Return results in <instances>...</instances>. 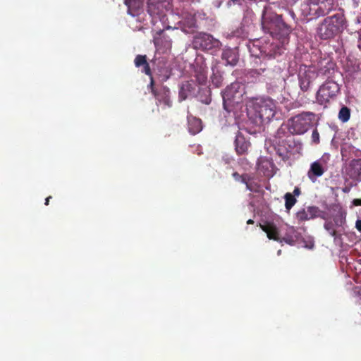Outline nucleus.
I'll use <instances>...</instances> for the list:
<instances>
[{"instance_id": "nucleus-1", "label": "nucleus", "mask_w": 361, "mask_h": 361, "mask_svg": "<svg viewBox=\"0 0 361 361\" xmlns=\"http://www.w3.org/2000/svg\"><path fill=\"white\" fill-rule=\"evenodd\" d=\"M282 46L271 42L263 46L260 51L261 57L256 58L255 66L248 72L250 77L259 81L271 82L280 75L279 71L274 70L267 63V58H275L281 54Z\"/></svg>"}, {"instance_id": "nucleus-2", "label": "nucleus", "mask_w": 361, "mask_h": 361, "mask_svg": "<svg viewBox=\"0 0 361 361\" xmlns=\"http://www.w3.org/2000/svg\"><path fill=\"white\" fill-rule=\"evenodd\" d=\"M262 27L264 32L279 39L282 44L288 41L293 30L291 26L283 21L282 16L276 13H267L262 16Z\"/></svg>"}, {"instance_id": "nucleus-3", "label": "nucleus", "mask_w": 361, "mask_h": 361, "mask_svg": "<svg viewBox=\"0 0 361 361\" xmlns=\"http://www.w3.org/2000/svg\"><path fill=\"white\" fill-rule=\"evenodd\" d=\"M134 63L137 68L142 67V72L149 76L150 82L148 87L150 89L152 94L157 99V104H163L166 106L171 107L172 106V102L171 100L170 90L169 87L164 85H161L159 87L155 86L151 68L147 61V56L140 54L137 55L134 60Z\"/></svg>"}, {"instance_id": "nucleus-4", "label": "nucleus", "mask_w": 361, "mask_h": 361, "mask_svg": "<svg viewBox=\"0 0 361 361\" xmlns=\"http://www.w3.org/2000/svg\"><path fill=\"white\" fill-rule=\"evenodd\" d=\"M345 23V17L342 12L326 17L317 28V36L322 40L333 39L343 31Z\"/></svg>"}, {"instance_id": "nucleus-5", "label": "nucleus", "mask_w": 361, "mask_h": 361, "mask_svg": "<svg viewBox=\"0 0 361 361\" xmlns=\"http://www.w3.org/2000/svg\"><path fill=\"white\" fill-rule=\"evenodd\" d=\"M252 109L254 114L250 116L253 123L257 126L262 125L265 121H269L276 113V104L270 98L256 99L253 102Z\"/></svg>"}, {"instance_id": "nucleus-6", "label": "nucleus", "mask_w": 361, "mask_h": 361, "mask_svg": "<svg viewBox=\"0 0 361 361\" xmlns=\"http://www.w3.org/2000/svg\"><path fill=\"white\" fill-rule=\"evenodd\" d=\"M245 94V85L239 82H235L228 85L222 93L224 109L231 112L233 107L243 102Z\"/></svg>"}, {"instance_id": "nucleus-7", "label": "nucleus", "mask_w": 361, "mask_h": 361, "mask_svg": "<svg viewBox=\"0 0 361 361\" xmlns=\"http://www.w3.org/2000/svg\"><path fill=\"white\" fill-rule=\"evenodd\" d=\"M314 114L303 112L288 121V129L291 134L302 135L307 131L314 119Z\"/></svg>"}, {"instance_id": "nucleus-8", "label": "nucleus", "mask_w": 361, "mask_h": 361, "mask_svg": "<svg viewBox=\"0 0 361 361\" xmlns=\"http://www.w3.org/2000/svg\"><path fill=\"white\" fill-rule=\"evenodd\" d=\"M192 45L195 49L210 51L213 54L220 49L221 43L210 34L199 32L193 37Z\"/></svg>"}, {"instance_id": "nucleus-9", "label": "nucleus", "mask_w": 361, "mask_h": 361, "mask_svg": "<svg viewBox=\"0 0 361 361\" xmlns=\"http://www.w3.org/2000/svg\"><path fill=\"white\" fill-rule=\"evenodd\" d=\"M340 91L338 83L333 80H326L322 85L316 94V99L320 105L326 106L334 99Z\"/></svg>"}, {"instance_id": "nucleus-10", "label": "nucleus", "mask_w": 361, "mask_h": 361, "mask_svg": "<svg viewBox=\"0 0 361 361\" xmlns=\"http://www.w3.org/2000/svg\"><path fill=\"white\" fill-rule=\"evenodd\" d=\"M318 75V71L314 67L305 66L304 68H300L298 80L301 90L303 92L307 91Z\"/></svg>"}, {"instance_id": "nucleus-11", "label": "nucleus", "mask_w": 361, "mask_h": 361, "mask_svg": "<svg viewBox=\"0 0 361 361\" xmlns=\"http://www.w3.org/2000/svg\"><path fill=\"white\" fill-rule=\"evenodd\" d=\"M324 212L315 206L307 207L306 209H302L296 213V219L299 222L308 221L317 217L324 218Z\"/></svg>"}, {"instance_id": "nucleus-12", "label": "nucleus", "mask_w": 361, "mask_h": 361, "mask_svg": "<svg viewBox=\"0 0 361 361\" xmlns=\"http://www.w3.org/2000/svg\"><path fill=\"white\" fill-rule=\"evenodd\" d=\"M314 8L310 10L314 11L316 17L324 16L328 14L332 9L333 0H310Z\"/></svg>"}, {"instance_id": "nucleus-13", "label": "nucleus", "mask_w": 361, "mask_h": 361, "mask_svg": "<svg viewBox=\"0 0 361 361\" xmlns=\"http://www.w3.org/2000/svg\"><path fill=\"white\" fill-rule=\"evenodd\" d=\"M154 44L157 51L163 54L170 50L172 46L171 38L167 35H162V31H160L158 37L154 38Z\"/></svg>"}, {"instance_id": "nucleus-14", "label": "nucleus", "mask_w": 361, "mask_h": 361, "mask_svg": "<svg viewBox=\"0 0 361 361\" xmlns=\"http://www.w3.org/2000/svg\"><path fill=\"white\" fill-rule=\"evenodd\" d=\"M261 229L267 233V235L269 239L273 240L275 241H279V230L276 225L270 221H266L264 224H259Z\"/></svg>"}, {"instance_id": "nucleus-15", "label": "nucleus", "mask_w": 361, "mask_h": 361, "mask_svg": "<svg viewBox=\"0 0 361 361\" xmlns=\"http://www.w3.org/2000/svg\"><path fill=\"white\" fill-rule=\"evenodd\" d=\"M162 8L163 0H147V13L153 18L159 16L162 11Z\"/></svg>"}, {"instance_id": "nucleus-16", "label": "nucleus", "mask_w": 361, "mask_h": 361, "mask_svg": "<svg viewBox=\"0 0 361 361\" xmlns=\"http://www.w3.org/2000/svg\"><path fill=\"white\" fill-rule=\"evenodd\" d=\"M324 169L322 164L318 161H314L311 164L310 168L307 172V176L310 180L314 183L318 177L322 176L324 173Z\"/></svg>"}, {"instance_id": "nucleus-17", "label": "nucleus", "mask_w": 361, "mask_h": 361, "mask_svg": "<svg viewBox=\"0 0 361 361\" xmlns=\"http://www.w3.org/2000/svg\"><path fill=\"white\" fill-rule=\"evenodd\" d=\"M250 146V142L247 141L243 135L238 134L235 140V151L238 154H245Z\"/></svg>"}, {"instance_id": "nucleus-18", "label": "nucleus", "mask_w": 361, "mask_h": 361, "mask_svg": "<svg viewBox=\"0 0 361 361\" xmlns=\"http://www.w3.org/2000/svg\"><path fill=\"white\" fill-rule=\"evenodd\" d=\"M188 130L190 134L196 135L202 130V121L192 116H188Z\"/></svg>"}, {"instance_id": "nucleus-19", "label": "nucleus", "mask_w": 361, "mask_h": 361, "mask_svg": "<svg viewBox=\"0 0 361 361\" xmlns=\"http://www.w3.org/2000/svg\"><path fill=\"white\" fill-rule=\"evenodd\" d=\"M125 4L128 7V13L134 16L142 8L144 0H125Z\"/></svg>"}, {"instance_id": "nucleus-20", "label": "nucleus", "mask_w": 361, "mask_h": 361, "mask_svg": "<svg viewBox=\"0 0 361 361\" xmlns=\"http://www.w3.org/2000/svg\"><path fill=\"white\" fill-rule=\"evenodd\" d=\"M221 58L231 66H235L238 61V56L236 51L231 48L225 49L223 51Z\"/></svg>"}, {"instance_id": "nucleus-21", "label": "nucleus", "mask_w": 361, "mask_h": 361, "mask_svg": "<svg viewBox=\"0 0 361 361\" xmlns=\"http://www.w3.org/2000/svg\"><path fill=\"white\" fill-rule=\"evenodd\" d=\"M195 78L199 85H205L207 81V71L203 67H197L195 70Z\"/></svg>"}, {"instance_id": "nucleus-22", "label": "nucleus", "mask_w": 361, "mask_h": 361, "mask_svg": "<svg viewBox=\"0 0 361 361\" xmlns=\"http://www.w3.org/2000/svg\"><path fill=\"white\" fill-rule=\"evenodd\" d=\"M192 90H194L193 84L192 82H190V81H185V82H183L182 84V85L180 87V92H179L180 97L183 99H185L188 97L187 92H192Z\"/></svg>"}, {"instance_id": "nucleus-23", "label": "nucleus", "mask_w": 361, "mask_h": 361, "mask_svg": "<svg viewBox=\"0 0 361 361\" xmlns=\"http://www.w3.org/2000/svg\"><path fill=\"white\" fill-rule=\"evenodd\" d=\"M252 177L249 174L248 180L244 183L246 185V189L250 192H259L260 186L258 183L252 180Z\"/></svg>"}, {"instance_id": "nucleus-24", "label": "nucleus", "mask_w": 361, "mask_h": 361, "mask_svg": "<svg viewBox=\"0 0 361 361\" xmlns=\"http://www.w3.org/2000/svg\"><path fill=\"white\" fill-rule=\"evenodd\" d=\"M350 118V110L347 106H343L339 111L338 118L343 123L347 122Z\"/></svg>"}, {"instance_id": "nucleus-25", "label": "nucleus", "mask_w": 361, "mask_h": 361, "mask_svg": "<svg viewBox=\"0 0 361 361\" xmlns=\"http://www.w3.org/2000/svg\"><path fill=\"white\" fill-rule=\"evenodd\" d=\"M285 207L287 210H290L296 203V198L290 192H287L285 196Z\"/></svg>"}, {"instance_id": "nucleus-26", "label": "nucleus", "mask_w": 361, "mask_h": 361, "mask_svg": "<svg viewBox=\"0 0 361 361\" xmlns=\"http://www.w3.org/2000/svg\"><path fill=\"white\" fill-rule=\"evenodd\" d=\"M350 166L354 170L355 176L361 174V159H353Z\"/></svg>"}, {"instance_id": "nucleus-27", "label": "nucleus", "mask_w": 361, "mask_h": 361, "mask_svg": "<svg viewBox=\"0 0 361 361\" xmlns=\"http://www.w3.org/2000/svg\"><path fill=\"white\" fill-rule=\"evenodd\" d=\"M183 25L188 28L197 27V21L193 16L186 17L183 20Z\"/></svg>"}, {"instance_id": "nucleus-28", "label": "nucleus", "mask_w": 361, "mask_h": 361, "mask_svg": "<svg viewBox=\"0 0 361 361\" xmlns=\"http://www.w3.org/2000/svg\"><path fill=\"white\" fill-rule=\"evenodd\" d=\"M334 221L336 226H341L345 221V213L340 212L339 214L334 217Z\"/></svg>"}, {"instance_id": "nucleus-29", "label": "nucleus", "mask_w": 361, "mask_h": 361, "mask_svg": "<svg viewBox=\"0 0 361 361\" xmlns=\"http://www.w3.org/2000/svg\"><path fill=\"white\" fill-rule=\"evenodd\" d=\"M248 173L240 175L238 172H233L232 174V176L235 181L241 182L243 183H245L248 180Z\"/></svg>"}, {"instance_id": "nucleus-30", "label": "nucleus", "mask_w": 361, "mask_h": 361, "mask_svg": "<svg viewBox=\"0 0 361 361\" xmlns=\"http://www.w3.org/2000/svg\"><path fill=\"white\" fill-rule=\"evenodd\" d=\"M312 141L314 144L319 143V133L317 129H314L312 133Z\"/></svg>"}, {"instance_id": "nucleus-31", "label": "nucleus", "mask_w": 361, "mask_h": 361, "mask_svg": "<svg viewBox=\"0 0 361 361\" xmlns=\"http://www.w3.org/2000/svg\"><path fill=\"white\" fill-rule=\"evenodd\" d=\"M324 227L329 232V233H331L335 230L334 228V224L331 221L326 222L324 225Z\"/></svg>"}, {"instance_id": "nucleus-32", "label": "nucleus", "mask_w": 361, "mask_h": 361, "mask_svg": "<svg viewBox=\"0 0 361 361\" xmlns=\"http://www.w3.org/2000/svg\"><path fill=\"white\" fill-rule=\"evenodd\" d=\"M279 242H280V243L284 242L289 245H293L295 243V240L292 238H290V237H283V238H280V240Z\"/></svg>"}, {"instance_id": "nucleus-33", "label": "nucleus", "mask_w": 361, "mask_h": 361, "mask_svg": "<svg viewBox=\"0 0 361 361\" xmlns=\"http://www.w3.org/2000/svg\"><path fill=\"white\" fill-rule=\"evenodd\" d=\"M329 234H330L331 236L334 237V240H336L337 238H341V235H339L336 230H334V231H332Z\"/></svg>"}, {"instance_id": "nucleus-34", "label": "nucleus", "mask_w": 361, "mask_h": 361, "mask_svg": "<svg viewBox=\"0 0 361 361\" xmlns=\"http://www.w3.org/2000/svg\"><path fill=\"white\" fill-rule=\"evenodd\" d=\"M355 228L358 231L361 232V219H357L356 221Z\"/></svg>"}, {"instance_id": "nucleus-35", "label": "nucleus", "mask_w": 361, "mask_h": 361, "mask_svg": "<svg viewBox=\"0 0 361 361\" xmlns=\"http://www.w3.org/2000/svg\"><path fill=\"white\" fill-rule=\"evenodd\" d=\"M353 203L355 206H361V199H354Z\"/></svg>"}, {"instance_id": "nucleus-36", "label": "nucleus", "mask_w": 361, "mask_h": 361, "mask_svg": "<svg viewBox=\"0 0 361 361\" xmlns=\"http://www.w3.org/2000/svg\"><path fill=\"white\" fill-rule=\"evenodd\" d=\"M293 194H294V195H294V197H295V196H298V195H300V188H298V187H295V188H294V190H293Z\"/></svg>"}, {"instance_id": "nucleus-37", "label": "nucleus", "mask_w": 361, "mask_h": 361, "mask_svg": "<svg viewBox=\"0 0 361 361\" xmlns=\"http://www.w3.org/2000/svg\"><path fill=\"white\" fill-rule=\"evenodd\" d=\"M50 199H51V196H49L45 199V205H49Z\"/></svg>"}, {"instance_id": "nucleus-38", "label": "nucleus", "mask_w": 361, "mask_h": 361, "mask_svg": "<svg viewBox=\"0 0 361 361\" xmlns=\"http://www.w3.org/2000/svg\"><path fill=\"white\" fill-rule=\"evenodd\" d=\"M210 102H211V99L210 98H207L205 99V101L204 102V103L206 104H209L210 103Z\"/></svg>"}, {"instance_id": "nucleus-39", "label": "nucleus", "mask_w": 361, "mask_h": 361, "mask_svg": "<svg viewBox=\"0 0 361 361\" xmlns=\"http://www.w3.org/2000/svg\"><path fill=\"white\" fill-rule=\"evenodd\" d=\"M247 224H254V221L252 219H249L247 221Z\"/></svg>"}, {"instance_id": "nucleus-40", "label": "nucleus", "mask_w": 361, "mask_h": 361, "mask_svg": "<svg viewBox=\"0 0 361 361\" xmlns=\"http://www.w3.org/2000/svg\"><path fill=\"white\" fill-rule=\"evenodd\" d=\"M358 295L361 297V288L358 290Z\"/></svg>"}, {"instance_id": "nucleus-41", "label": "nucleus", "mask_w": 361, "mask_h": 361, "mask_svg": "<svg viewBox=\"0 0 361 361\" xmlns=\"http://www.w3.org/2000/svg\"><path fill=\"white\" fill-rule=\"evenodd\" d=\"M292 1H294V2H296V1H298V0H292Z\"/></svg>"}]
</instances>
